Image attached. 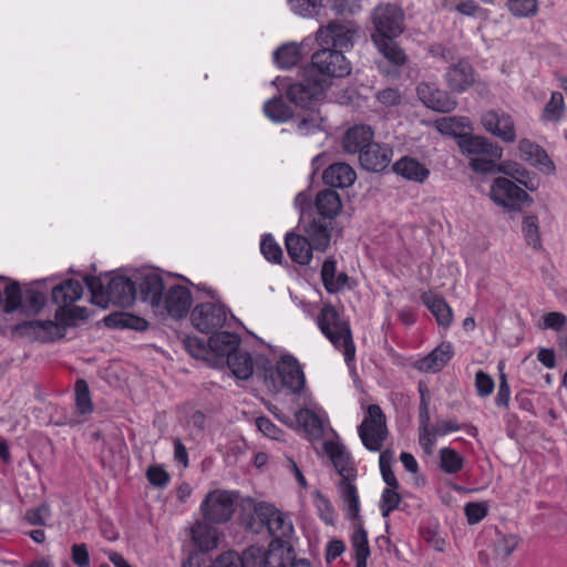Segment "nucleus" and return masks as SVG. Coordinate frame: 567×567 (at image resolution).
I'll list each match as a JSON object with an SVG mask.
<instances>
[{
    "label": "nucleus",
    "instance_id": "nucleus-30",
    "mask_svg": "<svg viewBox=\"0 0 567 567\" xmlns=\"http://www.w3.org/2000/svg\"><path fill=\"white\" fill-rule=\"evenodd\" d=\"M240 341L239 334L220 331L209 337L208 346L214 354H239Z\"/></svg>",
    "mask_w": 567,
    "mask_h": 567
},
{
    "label": "nucleus",
    "instance_id": "nucleus-42",
    "mask_svg": "<svg viewBox=\"0 0 567 567\" xmlns=\"http://www.w3.org/2000/svg\"><path fill=\"white\" fill-rule=\"evenodd\" d=\"M467 124L468 120L466 117H443L435 122V127L441 134L457 138L458 135H463L461 131Z\"/></svg>",
    "mask_w": 567,
    "mask_h": 567
},
{
    "label": "nucleus",
    "instance_id": "nucleus-38",
    "mask_svg": "<svg viewBox=\"0 0 567 567\" xmlns=\"http://www.w3.org/2000/svg\"><path fill=\"white\" fill-rule=\"evenodd\" d=\"M105 324L110 328H128L143 330L146 328V321L130 313H112L105 317Z\"/></svg>",
    "mask_w": 567,
    "mask_h": 567
},
{
    "label": "nucleus",
    "instance_id": "nucleus-62",
    "mask_svg": "<svg viewBox=\"0 0 567 567\" xmlns=\"http://www.w3.org/2000/svg\"><path fill=\"white\" fill-rule=\"evenodd\" d=\"M498 369L501 371V375L498 392L495 402L498 406L507 408L509 402L511 389L507 383L506 375L503 373V362H499Z\"/></svg>",
    "mask_w": 567,
    "mask_h": 567
},
{
    "label": "nucleus",
    "instance_id": "nucleus-23",
    "mask_svg": "<svg viewBox=\"0 0 567 567\" xmlns=\"http://www.w3.org/2000/svg\"><path fill=\"white\" fill-rule=\"evenodd\" d=\"M83 285L76 279H66L52 289V300L59 306L56 310L65 311L83 296Z\"/></svg>",
    "mask_w": 567,
    "mask_h": 567
},
{
    "label": "nucleus",
    "instance_id": "nucleus-15",
    "mask_svg": "<svg viewBox=\"0 0 567 567\" xmlns=\"http://www.w3.org/2000/svg\"><path fill=\"white\" fill-rule=\"evenodd\" d=\"M481 123L486 132L498 137L505 143L516 140L514 120L502 110H489L482 115Z\"/></svg>",
    "mask_w": 567,
    "mask_h": 567
},
{
    "label": "nucleus",
    "instance_id": "nucleus-31",
    "mask_svg": "<svg viewBox=\"0 0 567 567\" xmlns=\"http://www.w3.org/2000/svg\"><path fill=\"white\" fill-rule=\"evenodd\" d=\"M354 481L342 478L338 483V492L350 519H359V495Z\"/></svg>",
    "mask_w": 567,
    "mask_h": 567
},
{
    "label": "nucleus",
    "instance_id": "nucleus-2",
    "mask_svg": "<svg viewBox=\"0 0 567 567\" xmlns=\"http://www.w3.org/2000/svg\"><path fill=\"white\" fill-rule=\"evenodd\" d=\"M84 282L91 292L92 303L107 308L111 303L130 307L136 299V282L125 276L102 277L86 276Z\"/></svg>",
    "mask_w": 567,
    "mask_h": 567
},
{
    "label": "nucleus",
    "instance_id": "nucleus-64",
    "mask_svg": "<svg viewBox=\"0 0 567 567\" xmlns=\"http://www.w3.org/2000/svg\"><path fill=\"white\" fill-rule=\"evenodd\" d=\"M208 567H241L240 556L236 553L228 551L221 554L210 566Z\"/></svg>",
    "mask_w": 567,
    "mask_h": 567
},
{
    "label": "nucleus",
    "instance_id": "nucleus-22",
    "mask_svg": "<svg viewBox=\"0 0 567 567\" xmlns=\"http://www.w3.org/2000/svg\"><path fill=\"white\" fill-rule=\"evenodd\" d=\"M285 246L290 259L301 266H307L311 262L313 257V248L301 234L293 231L287 233L285 236Z\"/></svg>",
    "mask_w": 567,
    "mask_h": 567
},
{
    "label": "nucleus",
    "instance_id": "nucleus-60",
    "mask_svg": "<svg viewBox=\"0 0 567 567\" xmlns=\"http://www.w3.org/2000/svg\"><path fill=\"white\" fill-rule=\"evenodd\" d=\"M464 512L470 524H477L487 515L488 505L484 502L467 503Z\"/></svg>",
    "mask_w": 567,
    "mask_h": 567
},
{
    "label": "nucleus",
    "instance_id": "nucleus-6",
    "mask_svg": "<svg viewBox=\"0 0 567 567\" xmlns=\"http://www.w3.org/2000/svg\"><path fill=\"white\" fill-rule=\"evenodd\" d=\"M371 19L372 41L398 39L404 32L405 16L396 4H378L372 11Z\"/></svg>",
    "mask_w": 567,
    "mask_h": 567
},
{
    "label": "nucleus",
    "instance_id": "nucleus-26",
    "mask_svg": "<svg viewBox=\"0 0 567 567\" xmlns=\"http://www.w3.org/2000/svg\"><path fill=\"white\" fill-rule=\"evenodd\" d=\"M320 275L322 285L329 293L341 291L349 280L346 272L337 274V260L333 257H329L323 261Z\"/></svg>",
    "mask_w": 567,
    "mask_h": 567
},
{
    "label": "nucleus",
    "instance_id": "nucleus-48",
    "mask_svg": "<svg viewBox=\"0 0 567 567\" xmlns=\"http://www.w3.org/2000/svg\"><path fill=\"white\" fill-rule=\"evenodd\" d=\"M392 461H393L392 451L385 450V451L381 452L379 463H380V471H381L383 481L385 482L388 487L399 488L400 484L391 468Z\"/></svg>",
    "mask_w": 567,
    "mask_h": 567
},
{
    "label": "nucleus",
    "instance_id": "nucleus-32",
    "mask_svg": "<svg viewBox=\"0 0 567 567\" xmlns=\"http://www.w3.org/2000/svg\"><path fill=\"white\" fill-rule=\"evenodd\" d=\"M287 544L270 542L269 548L265 551V567H290L295 560L291 546Z\"/></svg>",
    "mask_w": 567,
    "mask_h": 567
},
{
    "label": "nucleus",
    "instance_id": "nucleus-25",
    "mask_svg": "<svg viewBox=\"0 0 567 567\" xmlns=\"http://www.w3.org/2000/svg\"><path fill=\"white\" fill-rule=\"evenodd\" d=\"M422 302L435 317L439 326L449 328L453 322V311L446 300L437 293L432 291H424L421 295Z\"/></svg>",
    "mask_w": 567,
    "mask_h": 567
},
{
    "label": "nucleus",
    "instance_id": "nucleus-14",
    "mask_svg": "<svg viewBox=\"0 0 567 567\" xmlns=\"http://www.w3.org/2000/svg\"><path fill=\"white\" fill-rule=\"evenodd\" d=\"M476 78L477 73L467 58L451 64L444 73L445 83L454 93L466 92L475 84Z\"/></svg>",
    "mask_w": 567,
    "mask_h": 567
},
{
    "label": "nucleus",
    "instance_id": "nucleus-27",
    "mask_svg": "<svg viewBox=\"0 0 567 567\" xmlns=\"http://www.w3.org/2000/svg\"><path fill=\"white\" fill-rule=\"evenodd\" d=\"M315 206L318 215L329 220L336 218L342 210L339 194L331 189L320 190L316 196Z\"/></svg>",
    "mask_w": 567,
    "mask_h": 567
},
{
    "label": "nucleus",
    "instance_id": "nucleus-56",
    "mask_svg": "<svg viewBox=\"0 0 567 567\" xmlns=\"http://www.w3.org/2000/svg\"><path fill=\"white\" fill-rule=\"evenodd\" d=\"M241 567H265V550L259 546H250L240 556Z\"/></svg>",
    "mask_w": 567,
    "mask_h": 567
},
{
    "label": "nucleus",
    "instance_id": "nucleus-4",
    "mask_svg": "<svg viewBox=\"0 0 567 567\" xmlns=\"http://www.w3.org/2000/svg\"><path fill=\"white\" fill-rule=\"evenodd\" d=\"M262 365L257 363V375L264 381L277 388L278 383L295 393L300 392L305 386V374L296 357H279L272 363L268 357H260Z\"/></svg>",
    "mask_w": 567,
    "mask_h": 567
},
{
    "label": "nucleus",
    "instance_id": "nucleus-34",
    "mask_svg": "<svg viewBox=\"0 0 567 567\" xmlns=\"http://www.w3.org/2000/svg\"><path fill=\"white\" fill-rule=\"evenodd\" d=\"M192 539L202 551H208L217 546V530L206 520L197 522L190 529Z\"/></svg>",
    "mask_w": 567,
    "mask_h": 567
},
{
    "label": "nucleus",
    "instance_id": "nucleus-9",
    "mask_svg": "<svg viewBox=\"0 0 567 567\" xmlns=\"http://www.w3.org/2000/svg\"><path fill=\"white\" fill-rule=\"evenodd\" d=\"M324 81H317L313 76L287 85L286 96L298 107L312 110L324 95Z\"/></svg>",
    "mask_w": 567,
    "mask_h": 567
},
{
    "label": "nucleus",
    "instance_id": "nucleus-3",
    "mask_svg": "<svg viewBox=\"0 0 567 567\" xmlns=\"http://www.w3.org/2000/svg\"><path fill=\"white\" fill-rule=\"evenodd\" d=\"M461 153L470 159V168L477 174L502 172L497 161L502 158L503 148L481 135L463 133L457 136Z\"/></svg>",
    "mask_w": 567,
    "mask_h": 567
},
{
    "label": "nucleus",
    "instance_id": "nucleus-55",
    "mask_svg": "<svg viewBox=\"0 0 567 567\" xmlns=\"http://www.w3.org/2000/svg\"><path fill=\"white\" fill-rule=\"evenodd\" d=\"M291 10L301 17H313L322 7V0H289Z\"/></svg>",
    "mask_w": 567,
    "mask_h": 567
},
{
    "label": "nucleus",
    "instance_id": "nucleus-36",
    "mask_svg": "<svg viewBox=\"0 0 567 567\" xmlns=\"http://www.w3.org/2000/svg\"><path fill=\"white\" fill-rule=\"evenodd\" d=\"M301 59L300 48L295 44H284L274 52L275 63L281 69L296 66Z\"/></svg>",
    "mask_w": 567,
    "mask_h": 567
},
{
    "label": "nucleus",
    "instance_id": "nucleus-46",
    "mask_svg": "<svg viewBox=\"0 0 567 567\" xmlns=\"http://www.w3.org/2000/svg\"><path fill=\"white\" fill-rule=\"evenodd\" d=\"M23 305V293L18 282L8 285L4 289V311L11 313Z\"/></svg>",
    "mask_w": 567,
    "mask_h": 567
},
{
    "label": "nucleus",
    "instance_id": "nucleus-8",
    "mask_svg": "<svg viewBox=\"0 0 567 567\" xmlns=\"http://www.w3.org/2000/svg\"><path fill=\"white\" fill-rule=\"evenodd\" d=\"M359 436L369 451H381L388 436L386 419L378 404L368 406V415L360 424Z\"/></svg>",
    "mask_w": 567,
    "mask_h": 567
},
{
    "label": "nucleus",
    "instance_id": "nucleus-35",
    "mask_svg": "<svg viewBox=\"0 0 567 567\" xmlns=\"http://www.w3.org/2000/svg\"><path fill=\"white\" fill-rule=\"evenodd\" d=\"M265 115L275 123H285L292 118V109L284 101L282 96H274L267 100L262 106Z\"/></svg>",
    "mask_w": 567,
    "mask_h": 567
},
{
    "label": "nucleus",
    "instance_id": "nucleus-10",
    "mask_svg": "<svg viewBox=\"0 0 567 567\" xmlns=\"http://www.w3.org/2000/svg\"><path fill=\"white\" fill-rule=\"evenodd\" d=\"M489 197L495 204L509 210H520L524 204L532 202V197L523 188L506 177L494 179Z\"/></svg>",
    "mask_w": 567,
    "mask_h": 567
},
{
    "label": "nucleus",
    "instance_id": "nucleus-19",
    "mask_svg": "<svg viewBox=\"0 0 567 567\" xmlns=\"http://www.w3.org/2000/svg\"><path fill=\"white\" fill-rule=\"evenodd\" d=\"M323 451L331 460L333 467L342 478L355 480L357 468L346 446L339 442L327 441L323 443Z\"/></svg>",
    "mask_w": 567,
    "mask_h": 567
},
{
    "label": "nucleus",
    "instance_id": "nucleus-11",
    "mask_svg": "<svg viewBox=\"0 0 567 567\" xmlns=\"http://www.w3.org/2000/svg\"><path fill=\"white\" fill-rule=\"evenodd\" d=\"M259 517L266 519V529L271 542L289 544L293 534V525L287 514L265 502L259 503Z\"/></svg>",
    "mask_w": 567,
    "mask_h": 567
},
{
    "label": "nucleus",
    "instance_id": "nucleus-47",
    "mask_svg": "<svg viewBox=\"0 0 567 567\" xmlns=\"http://www.w3.org/2000/svg\"><path fill=\"white\" fill-rule=\"evenodd\" d=\"M523 233L528 246H532L534 249H539L542 247L538 219L536 216H526L524 218Z\"/></svg>",
    "mask_w": 567,
    "mask_h": 567
},
{
    "label": "nucleus",
    "instance_id": "nucleus-13",
    "mask_svg": "<svg viewBox=\"0 0 567 567\" xmlns=\"http://www.w3.org/2000/svg\"><path fill=\"white\" fill-rule=\"evenodd\" d=\"M202 360L208 367L221 368L227 365L231 371L233 375L239 380H248L254 371L257 373V363L261 367L262 359L257 357L256 361H252V357H195Z\"/></svg>",
    "mask_w": 567,
    "mask_h": 567
},
{
    "label": "nucleus",
    "instance_id": "nucleus-29",
    "mask_svg": "<svg viewBox=\"0 0 567 567\" xmlns=\"http://www.w3.org/2000/svg\"><path fill=\"white\" fill-rule=\"evenodd\" d=\"M393 171L408 181L424 183L430 171L417 159L404 156L393 164Z\"/></svg>",
    "mask_w": 567,
    "mask_h": 567
},
{
    "label": "nucleus",
    "instance_id": "nucleus-1",
    "mask_svg": "<svg viewBox=\"0 0 567 567\" xmlns=\"http://www.w3.org/2000/svg\"><path fill=\"white\" fill-rule=\"evenodd\" d=\"M353 31L339 22H330L317 31V42L321 47L313 52L307 68L310 76L324 81L326 87L331 86L332 79H341L350 74L351 65L342 50L352 45Z\"/></svg>",
    "mask_w": 567,
    "mask_h": 567
},
{
    "label": "nucleus",
    "instance_id": "nucleus-18",
    "mask_svg": "<svg viewBox=\"0 0 567 567\" xmlns=\"http://www.w3.org/2000/svg\"><path fill=\"white\" fill-rule=\"evenodd\" d=\"M136 286L141 299L148 302L155 311L159 310L165 296L164 290L167 289L162 275L156 271L143 272L138 276Z\"/></svg>",
    "mask_w": 567,
    "mask_h": 567
},
{
    "label": "nucleus",
    "instance_id": "nucleus-40",
    "mask_svg": "<svg viewBox=\"0 0 567 567\" xmlns=\"http://www.w3.org/2000/svg\"><path fill=\"white\" fill-rule=\"evenodd\" d=\"M440 466L447 474H456L463 470L464 458L453 449L443 447L439 452Z\"/></svg>",
    "mask_w": 567,
    "mask_h": 567
},
{
    "label": "nucleus",
    "instance_id": "nucleus-28",
    "mask_svg": "<svg viewBox=\"0 0 567 567\" xmlns=\"http://www.w3.org/2000/svg\"><path fill=\"white\" fill-rule=\"evenodd\" d=\"M303 236L315 250L326 251L330 245L331 233L328 225L319 219H312L303 227Z\"/></svg>",
    "mask_w": 567,
    "mask_h": 567
},
{
    "label": "nucleus",
    "instance_id": "nucleus-37",
    "mask_svg": "<svg viewBox=\"0 0 567 567\" xmlns=\"http://www.w3.org/2000/svg\"><path fill=\"white\" fill-rule=\"evenodd\" d=\"M298 424L310 437L321 436L323 429L319 416L309 409H301L296 413Z\"/></svg>",
    "mask_w": 567,
    "mask_h": 567
},
{
    "label": "nucleus",
    "instance_id": "nucleus-16",
    "mask_svg": "<svg viewBox=\"0 0 567 567\" xmlns=\"http://www.w3.org/2000/svg\"><path fill=\"white\" fill-rule=\"evenodd\" d=\"M416 94L420 101L429 109L441 112L450 113L455 110L456 101L450 95L449 92L441 90L436 83L421 82L416 86Z\"/></svg>",
    "mask_w": 567,
    "mask_h": 567
},
{
    "label": "nucleus",
    "instance_id": "nucleus-17",
    "mask_svg": "<svg viewBox=\"0 0 567 567\" xmlns=\"http://www.w3.org/2000/svg\"><path fill=\"white\" fill-rule=\"evenodd\" d=\"M192 302L193 296L189 289L185 286L175 284L167 287L163 298V305L157 311H165L173 318L182 319L189 311Z\"/></svg>",
    "mask_w": 567,
    "mask_h": 567
},
{
    "label": "nucleus",
    "instance_id": "nucleus-52",
    "mask_svg": "<svg viewBox=\"0 0 567 567\" xmlns=\"http://www.w3.org/2000/svg\"><path fill=\"white\" fill-rule=\"evenodd\" d=\"M520 539L518 536L508 534L503 535L496 543L494 547V551L497 557L505 560L507 559L513 551L517 548Z\"/></svg>",
    "mask_w": 567,
    "mask_h": 567
},
{
    "label": "nucleus",
    "instance_id": "nucleus-5",
    "mask_svg": "<svg viewBox=\"0 0 567 567\" xmlns=\"http://www.w3.org/2000/svg\"><path fill=\"white\" fill-rule=\"evenodd\" d=\"M317 323L326 338L342 354H354L355 347L352 340L350 326L342 320L340 313L331 303H326L317 318Z\"/></svg>",
    "mask_w": 567,
    "mask_h": 567
},
{
    "label": "nucleus",
    "instance_id": "nucleus-24",
    "mask_svg": "<svg viewBox=\"0 0 567 567\" xmlns=\"http://www.w3.org/2000/svg\"><path fill=\"white\" fill-rule=\"evenodd\" d=\"M357 174L347 163H334L324 169L322 181L332 188H347L353 185Z\"/></svg>",
    "mask_w": 567,
    "mask_h": 567
},
{
    "label": "nucleus",
    "instance_id": "nucleus-7",
    "mask_svg": "<svg viewBox=\"0 0 567 567\" xmlns=\"http://www.w3.org/2000/svg\"><path fill=\"white\" fill-rule=\"evenodd\" d=\"M237 499V492L223 489L209 492L200 506L204 520L209 524H223L228 522L234 514Z\"/></svg>",
    "mask_w": 567,
    "mask_h": 567
},
{
    "label": "nucleus",
    "instance_id": "nucleus-39",
    "mask_svg": "<svg viewBox=\"0 0 567 567\" xmlns=\"http://www.w3.org/2000/svg\"><path fill=\"white\" fill-rule=\"evenodd\" d=\"M566 111L564 96L560 92H553L550 100L546 103L542 118L547 122H558Z\"/></svg>",
    "mask_w": 567,
    "mask_h": 567
},
{
    "label": "nucleus",
    "instance_id": "nucleus-20",
    "mask_svg": "<svg viewBox=\"0 0 567 567\" xmlns=\"http://www.w3.org/2000/svg\"><path fill=\"white\" fill-rule=\"evenodd\" d=\"M392 148L384 144L372 142L359 156L360 165L369 172H383L391 163Z\"/></svg>",
    "mask_w": 567,
    "mask_h": 567
},
{
    "label": "nucleus",
    "instance_id": "nucleus-43",
    "mask_svg": "<svg viewBox=\"0 0 567 567\" xmlns=\"http://www.w3.org/2000/svg\"><path fill=\"white\" fill-rule=\"evenodd\" d=\"M260 251L268 261L281 264L284 258L282 249L270 234L262 236L260 240Z\"/></svg>",
    "mask_w": 567,
    "mask_h": 567
},
{
    "label": "nucleus",
    "instance_id": "nucleus-12",
    "mask_svg": "<svg viewBox=\"0 0 567 567\" xmlns=\"http://www.w3.org/2000/svg\"><path fill=\"white\" fill-rule=\"evenodd\" d=\"M228 312L221 303H199L192 311V322L198 331L209 333L225 324Z\"/></svg>",
    "mask_w": 567,
    "mask_h": 567
},
{
    "label": "nucleus",
    "instance_id": "nucleus-45",
    "mask_svg": "<svg viewBox=\"0 0 567 567\" xmlns=\"http://www.w3.org/2000/svg\"><path fill=\"white\" fill-rule=\"evenodd\" d=\"M518 150L523 157L526 161L535 162L538 164L544 163L545 159H548L547 154L545 151L534 142L523 138L518 143Z\"/></svg>",
    "mask_w": 567,
    "mask_h": 567
},
{
    "label": "nucleus",
    "instance_id": "nucleus-21",
    "mask_svg": "<svg viewBox=\"0 0 567 567\" xmlns=\"http://www.w3.org/2000/svg\"><path fill=\"white\" fill-rule=\"evenodd\" d=\"M374 132L369 125L360 124L348 128L342 138L343 151L348 154H362L373 142Z\"/></svg>",
    "mask_w": 567,
    "mask_h": 567
},
{
    "label": "nucleus",
    "instance_id": "nucleus-50",
    "mask_svg": "<svg viewBox=\"0 0 567 567\" xmlns=\"http://www.w3.org/2000/svg\"><path fill=\"white\" fill-rule=\"evenodd\" d=\"M450 357H422L414 361L412 365L424 373H436L447 363Z\"/></svg>",
    "mask_w": 567,
    "mask_h": 567
},
{
    "label": "nucleus",
    "instance_id": "nucleus-49",
    "mask_svg": "<svg viewBox=\"0 0 567 567\" xmlns=\"http://www.w3.org/2000/svg\"><path fill=\"white\" fill-rule=\"evenodd\" d=\"M89 317V310L85 307H68L65 311L55 310V319L66 326H74L76 321Z\"/></svg>",
    "mask_w": 567,
    "mask_h": 567
},
{
    "label": "nucleus",
    "instance_id": "nucleus-61",
    "mask_svg": "<svg viewBox=\"0 0 567 567\" xmlns=\"http://www.w3.org/2000/svg\"><path fill=\"white\" fill-rule=\"evenodd\" d=\"M495 383L491 375L484 371H478L475 375V388L477 394L482 398L488 396L494 390Z\"/></svg>",
    "mask_w": 567,
    "mask_h": 567
},
{
    "label": "nucleus",
    "instance_id": "nucleus-59",
    "mask_svg": "<svg viewBox=\"0 0 567 567\" xmlns=\"http://www.w3.org/2000/svg\"><path fill=\"white\" fill-rule=\"evenodd\" d=\"M377 101L385 107L398 106L402 102V93L398 87H385L375 93Z\"/></svg>",
    "mask_w": 567,
    "mask_h": 567
},
{
    "label": "nucleus",
    "instance_id": "nucleus-63",
    "mask_svg": "<svg viewBox=\"0 0 567 567\" xmlns=\"http://www.w3.org/2000/svg\"><path fill=\"white\" fill-rule=\"evenodd\" d=\"M147 480L154 486L164 487L169 481V475L159 466H151L147 470Z\"/></svg>",
    "mask_w": 567,
    "mask_h": 567
},
{
    "label": "nucleus",
    "instance_id": "nucleus-33",
    "mask_svg": "<svg viewBox=\"0 0 567 567\" xmlns=\"http://www.w3.org/2000/svg\"><path fill=\"white\" fill-rule=\"evenodd\" d=\"M379 53L394 68L400 69L406 64L409 58L399 45L396 39L372 41Z\"/></svg>",
    "mask_w": 567,
    "mask_h": 567
},
{
    "label": "nucleus",
    "instance_id": "nucleus-51",
    "mask_svg": "<svg viewBox=\"0 0 567 567\" xmlns=\"http://www.w3.org/2000/svg\"><path fill=\"white\" fill-rule=\"evenodd\" d=\"M310 111L311 112L308 114V116L302 117L297 123V132L303 136L313 134L321 130L322 117L320 113L313 109Z\"/></svg>",
    "mask_w": 567,
    "mask_h": 567
},
{
    "label": "nucleus",
    "instance_id": "nucleus-44",
    "mask_svg": "<svg viewBox=\"0 0 567 567\" xmlns=\"http://www.w3.org/2000/svg\"><path fill=\"white\" fill-rule=\"evenodd\" d=\"M75 403L81 414H87L93 411L89 385L86 381L82 379L75 382Z\"/></svg>",
    "mask_w": 567,
    "mask_h": 567
},
{
    "label": "nucleus",
    "instance_id": "nucleus-58",
    "mask_svg": "<svg viewBox=\"0 0 567 567\" xmlns=\"http://www.w3.org/2000/svg\"><path fill=\"white\" fill-rule=\"evenodd\" d=\"M352 546L355 550V558L368 559L370 556V548L368 543L367 532L360 525L358 530L352 536Z\"/></svg>",
    "mask_w": 567,
    "mask_h": 567
},
{
    "label": "nucleus",
    "instance_id": "nucleus-41",
    "mask_svg": "<svg viewBox=\"0 0 567 567\" xmlns=\"http://www.w3.org/2000/svg\"><path fill=\"white\" fill-rule=\"evenodd\" d=\"M509 13L518 19L535 17L538 12L537 0H506Z\"/></svg>",
    "mask_w": 567,
    "mask_h": 567
},
{
    "label": "nucleus",
    "instance_id": "nucleus-54",
    "mask_svg": "<svg viewBox=\"0 0 567 567\" xmlns=\"http://www.w3.org/2000/svg\"><path fill=\"white\" fill-rule=\"evenodd\" d=\"M47 297L35 289H27L23 292L22 309L27 312H39L45 305Z\"/></svg>",
    "mask_w": 567,
    "mask_h": 567
},
{
    "label": "nucleus",
    "instance_id": "nucleus-53",
    "mask_svg": "<svg viewBox=\"0 0 567 567\" xmlns=\"http://www.w3.org/2000/svg\"><path fill=\"white\" fill-rule=\"evenodd\" d=\"M567 326V317L563 312L551 311L545 313L542 321L538 323V328L542 330H554L560 332L565 330Z\"/></svg>",
    "mask_w": 567,
    "mask_h": 567
},
{
    "label": "nucleus",
    "instance_id": "nucleus-57",
    "mask_svg": "<svg viewBox=\"0 0 567 567\" xmlns=\"http://www.w3.org/2000/svg\"><path fill=\"white\" fill-rule=\"evenodd\" d=\"M398 489L399 488L388 487L383 491L380 504L383 517H388L392 511L399 507L401 495Z\"/></svg>",
    "mask_w": 567,
    "mask_h": 567
}]
</instances>
